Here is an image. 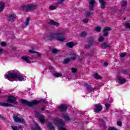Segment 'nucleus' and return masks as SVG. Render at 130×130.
I'll return each instance as SVG.
<instances>
[{
    "label": "nucleus",
    "mask_w": 130,
    "mask_h": 130,
    "mask_svg": "<svg viewBox=\"0 0 130 130\" xmlns=\"http://www.w3.org/2000/svg\"><path fill=\"white\" fill-rule=\"evenodd\" d=\"M6 78L11 82H13L15 79H16L17 81L22 82V81H24L25 76L22 75L18 71L16 70L9 71L7 74H6Z\"/></svg>",
    "instance_id": "f257e3e1"
},
{
    "label": "nucleus",
    "mask_w": 130,
    "mask_h": 130,
    "mask_svg": "<svg viewBox=\"0 0 130 130\" xmlns=\"http://www.w3.org/2000/svg\"><path fill=\"white\" fill-rule=\"evenodd\" d=\"M48 38L50 40L56 39L58 41H64V40L66 39L64 38V31L60 32L57 34L51 33L49 36Z\"/></svg>",
    "instance_id": "f03ea898"
},
{
    "label": "nucleus",
    "mask_w": 130,
    "mask_h": 130,
    "mask_svg": "<svg viewBox=\"0 0 130 130\" xmlns=\"http://www.w3.org/2000/svg\"><path fill=\"white\" fill-rule=\"evenodd\" d=\"M20 102L22 104H24V105H27V106L32 107L33 106H35V105H37L39 103H40V101L33 100L30 102L25 100L21 99L20 100Z\"/></svg>",
    "instance_id": "7ed1b4c3"
},
{
    "label": "nucleus",
    "mask_w": 130,
    "mask_h": 130,
    "mask_svg": "<svg viewBox=\"0 0 130 130\" xmlns=\"http://www.w3.org/2000/svg\"><path fill=\"white\" fill-rule=\"evenodd\" d=\"M37 7L36 6L33 5L32 4H29V5H25L24 7V10L26 11V12H29L31 11V10H34V9H36Z\"/></svg>",
    "instance_id": "20e7f679"
},
{
    "label": "nucleus",
    "mask_w": 130,
    "mask_h": 130,
    "mask_svg": "<svg viewBox=\"0 0 130 130\" xmlns=\"http://www.w3.org/2000/svg\"><path fill=\"white\" fill-rule=\"evenodd\" d=\"M88 3H89V5L88 8L90 11H94V7H95V5L97 4L95 0H88Z\"/></svg>",
    "instance_id": "39448f33"
},
{
    "label": "nucleus",
    "mask_w": 130,
    "mask_h": 130,
    "mask_svg": "<svg viewBox=\"0 0 130 130\" xmlns=\"http://www.w3.org/2000/svg\"><path fill=\"white\" fill-rule=\"evenodd\" d=\"M93 109L96 113H98L99 112H100L103 108L101 105L98 104L93 106Z\"/></svg>",
    "instance_id": "423d86ee"
},
{
    "label": "nucleus",
    "mask_w": 130,
    "mask_h": 130,
    "mask_svg": "<svg viewBox=\"0 0 130 130\" xmlns=\"http://www.w3.org/2000/svg\"><path fill=\"white\" fill-rule=\"evenodd\" d=\"M88 45H85V47L86 48H90V47H91V46H92V45H93V43L94 42V37H90L88 38Z\"/></svg>",
    "instance_id": "0eeeda50"
},
{
    "label": "nucleus",
    "mask_w": 130,
    "mask_h": 130,
    "mask_svg": "<svg viewBox=\"0 0 130 130\" xmlns=\"http://www.w3.org/2000/svg\"><path fill=\"white\" fill-rule=\"evenodd\" d=\"M16 100L17 99L16 97L11 95L8 97L7 102H9V103H14V104H17L18 103L17 102Z\"/></svg>",
    "instance_id": "6e6552de"
},
{
    "label": "nucleus",
    "mask_w": 130,
    "mask_h": 130,
    "mask_svg": "<svg viewBox=\"0 0 130 130\" xmlns=\"http://www.w3.org/2000/svg\"><path fill=\"white\" fill-rule=\"evenodd\" d=\"M14 120L16 122H18V123H22V124H25V121L24 120V119L19 118L16 116L14 117Z\"/></svg>",
    "instance_id": "1a4fd4ad"
},
{
    "label": "nucleus",
    "mask_w": 130,
    "mask_h": 130,
    "mask_svg": "<svg viewBox=\"0 0 130 130\" xmlns=\"http://www.w3.org/2000/svg\"><path fill=\"white\" fill-rule=\"evenodd\" d=\"M35 113L37 115H39V116H38V117L41 121V123H44L45 122V119H44V117L40 115L39 112L38 111H35Z\"/></svg>",
    "instance_id": "9d476101"
},
{
    "label": "nucleus",
    "mask_w": 130,
    "mask_h": 130,
    "mask_svg": "<svg viewBox=\"0 0 130 130\" xmlns=\"http://www.w3.org/2000/svg\"><path fill=\"white\" fill-rule=\"evenodd\" d=\"M68 109V105H62L59 107V110L61 111V112H66Z\"/></svg>",
    "instance_id": "9b49d317"
},
{
    "label": "nucleus",
    "mask_w": 130,
    "mask_h": 130,
    "mask_svg": "<svg viewBox=\"0 0 130 130\" xmlns=\"http://www.w3.org/2000/svg\"><path fill=\"white\" fill-rule=\"evenodd\" d=\"M0 106H4V107H12L14 106L8 103L0 102Z\"/></svg>",
    "instance_id": "f8f14e48"
},
{
    "label": "nucleus",
    "mask_w": 130,
    "mask_h": 130,
    "mask_svg": "<svg viewBox=\"0 0 130 130\" xmlns=\"http://www.w3.org/2000/svg\"><path fill=\"white\" fill-rule=\"evenodd\" d=\"M117 79L119 81V83L121 84H124V83L126 82V80H125V79L122 78L121 76H118Z\"/></svg>",
    "instance_id": "ddd939ff"
},
{
    "label": "nucleus",
    "mask_w": 130,
    "mask_h": 130,
    "mask_svg": "<svg viewBox=\"0 0 130 130\" xmlns=\"http://www.w3.org/2000/svg\"><path fill=\"white\" fill-rule=\"evenodd\" d=\"M85 86H86L87 89L90 92H93L95 90V88L91 87V86L88 85L87 84H85Z\"/></svg>",
    "instance_id": "4468645a"
},
{
    "label": "nucleus",
    "mask_w": 130,
    "mask_h": 130,
    "mask_svg": "<svg viewBox=\"0 0 130 130\" xmlns=\"http://www.w3.org/2000/svg\"><path fill=\"white\" fill-rule=\"evenodd\" d=\"M99 3H100L101 6V9H105V6L106 5V3L104 2L103 0H99Z\"/></svg>",
    "instance_id": "2eb2a0df"
},
{
    "label": "nucleus",
    "mask_w": 130,
    "mask_h": 130,
    "mask_svg": "<svg viewBox=\"0 0 130 130\" xmlns=\"http://www.w3.org/2000/svg\"><path fill=\"white\" fill-rule=\"evenodd\" d=\"M102 48L103 49H106L108 47H109V44L108 43H105L101 45Z\"/></svg>",
    "instance_id": "dca6fc26"
},
{
    "label": "nucleus",
    "mask_w": 130,
    "mask_h": 130,
    "mask_svg": "<svg viewBox=\"0 0 130 130\" xmlns=\"http://www.w3.org/2000/svg\"><path fill=\"white\" fill-rule=\"evenodd\" d=\"M15 19H16V15L15 14H10L9 16V21H15Z\"/></svg>",
    "instance_id": "f3484780"
},
{
    "label": "nucleus",
    "mask_w": 130,
    "mask_h": 130,
    "mask_svg": "<svg viewBox=\"0 0 130 130\" xmlns=\"http://www.w3.org/2000/svg\"><path fill=\"white\" fill-rule=\"evenodd\" d=\"M63 118H64L65 120H67V121L71 120V118H70V116H69V115H68L67 114H63Z\"/></svg>",
    "instance_id": "a211bd4d"
},
{
    "label": "nucleus",
    "mask_w": 130,
    "mask_h": 130,
    "mask_svg": "<svg viewBox=\"0 0 130 130\" xmlns=\"http://www.w3.org/2000/svg\"><path fill=\"white\" fill-rule=\"evenodd\" d=\"M53 75L56 78H60V77H62V74L57 72L54 73Z\"/></svg>",
    "instance_id": "6ab92c4d"
},
{
    "label": "nucleus",
    "mask_w": 130,
    "mask_h": 130,
    "mask_svg": "<svg viewBox=\"0 0 130 130\" xmlns=\"http://www.w3.org/2000/svg\"><path fill=\"white\" fill-rule=\"evenodd\" d=\"M50 24L53 25V26H59V23L54 21L53 20H50Z\"/></svg>",
    "instance_id": "aec40b11"
},
{
    "label": "nucleus",
    "mask_w": 130,
    "mask_h": 130,
    "mask_svg": "<svg viewBox=\"0 0 130 130\" xmlns=\"http://www.w3.org/2000/svg\"><path fill=\"white\" fill-rule=\"evenodd\" d=\"M47 126L49 127V130H55V129H54V126H53L52 123L50 122L48 123Z\"/></svg>",
    "instance_id": "412c9836"
},
{
    "label": "nucleus",
    "mask_w": 130,
    "mask_h": 130,
    "mask_svg": "<svg viewBox=\"0 0 130 130\" xmlns=\"http://www.w3.org/2000/svg\"><path fill=\"white\" fill-rule=\"evenodd\" d=\"M75 45H76V44L73 43L72 42L66 44V46H68V47H70V48L74 47Z\"/></svg>",
    "instance_id": "4be33fe9"
},
{
    "label": "nucleus",
    "mask_w": 130,
    "mask_h": 130,
    "mask_svg": "<svg viewBox=\"0 0 130 130\" xmlns=\"http://www.w3.org/2000/svg\"><path fill=\"white\" fill-rule=\"evenodd\" d=\"M5 3L3 2H0V12H3L4 9H5Z\"/></svg>",
    "instance_id": "5701e85b"
},
{
    "label": "nucleus",
    "mask_w": 130,
    "mask_h": 130,
    "mask_svg": "<svg viewBox=\"0 0 130 130\" xmlns=\"http://www.w3.org/2000/svg\"><path fill=\"white\" fill-rule=\"evenodd\" d=\"M22 59L23 60H25L27 62V63H31V61H30V60L28 59V57L27 56H22L21 57Z\"/></svg>",
    "instance_id": "b1692460"
},
{
    "label": "nucleus",
    "mask_w": 130,
    "mask_h": 130,
    "mask_svg": "<svg viewBox=\"0 0 130 130\" xmlns=\"http://www.w3.org/2000/svg\"><path fill=\"white\" fill-rule=\"evenodd\" d=\"M11 128L13 130H19V129H21L22 128V126H12Z\"/></svg>",
    "instance_id": "393cba45"
},
{
    "label": "nucleus",
    "mask_w": 130,
    "mask_h": 130,
    "mask_svg": "<svg viewBox=\"0 0 130 130\" xmlns=\"http://www.w3.org/2000/svg\"><path fill=\"white\" fill-rule=\"evenodd\" d=\"M70 56H71V59H72V60H75V59L77 58V54L75 53H72L70 54Z\"/></svg>",
    "instance_id": "a878e982"
},
{
    "label": "nucleus",
    "mask_w": 130,
    "mask_h": 130,
    "mask_svg": "<svg viewBox=\"0 0 130 130\" xmlns=\"http://www.w3.org/2000/svg\"><path fill=\"white\" fill-rule=\"evenodd\" d=\"M93 76L94 79H102V77H101V76H100V75H99V74L97 73H94L93 74Z\"/></svg>",
    "instance_id": "bb28decb"
},
{
    "label": "nucleus",
    "mask_w": 130,
    "mask_h": 130,
    "mask_svg": "<svg viewBox=\"0 0 130 130\" xmlns=\"http://www.w3.org/2000/svg\"><path fill=\"white\" fill-rule=\"evenodd\" d=\"M88 119H89V116L86 115L85 118H83L82 123H84V124H85V123H88V122H87Z\"/></svg>",
    "instance_id": "cd10ccee"
},
{
    "label": "nucleus",
    "mask_w": 130,
    "mask_h": 130,
    "mask_svg": "<svg viewBox=\"0 0 130 130\" xmlns=\"http://www.w3.org/2000/svg\"><path fill=\"white\" fill-rule=\"evenodd\" d=\"M127 5V1H123L122 2L121 6H122V7H126Z\"/></svg>",
    "instance_id": "c85d7f7f"
},
{
    "label": "nucleus",
    "mask_w": 130,
    "mask_h": 130,
    "mask_svg": "<svg viewBox=\"0 0 130 130\" xmlns=\"http://www.w3.org/2000/svg\"><path fill=\"white\" fill-rule=\"evenodd\" d=\"M85 16L87 17H90L91 15H93V12H85Z\"/></svg>",
    "instance_id": "c756f323"
},
{
    "label": "nucleus",
    "mask_w": 130,
    "mask_h": 130,
    "mask_svg": "<svg viewBox=\"0 0 130 130\" xmlns=\"http://www.w3.org/2000/svg\"><path fill=\"white\" fill-rule=\"evenodd\" d=\"M94 30H95V31H96L97 32H101V27L99 26H98L95 27Z\"/></svg>",
    "instance_id": "7c9ffc66"
},
{
    "label": "nucleus",
    "mask_w": 130,
    "mask_h": 130,
    "mask_svg": "<svg viewBox=\"0 0 130 130\" xmlns=\"http://www.w3.org/2000/svg\"><path fill=\"white\" fill-rule=\"evenodd\" d=\"M29 21H30V18L28 17L24 23L25 26H28L29 25Z\"/></svg>",
    "instance_id": "2f4dec72"
},
{
    "label": "nucleus",
    "mask_w": 130,
    "mask_h": 130,
    "mask_svg": "<svg viewBox=\"0 0 130 130\" xmlns=\"http://www.w3.org/2000/svg\"><path fill=\"white\" fill-rule=\"evenodd\" d=\"M52 53H54V54H56V53H57L58 52V50L55 48H53L51 50Z\"/></svg>",
    "instance_id": "473e14b6"
},
{
    "label": "nucleus",
    "mask_w": 130,
    "mask_h": 130,
    "mask_svg": "<svg viewBox=\"0 0 130 130\" xmlns=\"http://www.w3.org/2000/svg\"><path fill=\"white\" fill-rule=\"evenodd\" d=\"M71 60V58H68L67 59H65L64 60V61L63 62V63L67 64L68 62H69V61Z\"/></svg>",
    "instance_id": "72a5a7b5"
},
{
    "label": "nucleus",
    "mask_w": 130,
    "mask_h": 130,
    "mask_svg": "<svg viewBox=\"0 0 130 130\" xmlns=\"http://www.w3.org/2000/svg\"><path fill=\"white\" fill-rule=\"evenodd\" d=\"M106 31H111V28L108 27H105L103 30V32H106Z\"/></svg>",
    "instance_id": "f704fd0d"
},
{
    "label": "nucleus",
    "mask_w": 130,
    "mask_h": 130,
    "mask_svg": "<svg viewBox=\"0 0 130 130\" xmlns=\"http://www.w3.org/2000/svg\"><path fill=\"white\" fill-rule=\"evenodd\" d=\"M72 73H73L75 74V73H77V68H73L71 69Z\"/></svg>",
    "instance_id": "c9c22d12"
},
{
    "label": "nucleus",
    "mask_w": 130,
    "mask_h": 130,
    "mask_svg": "<svg viewBox=\"0 0 130 130\" xmlns=\"http://www.w3.org/2000/svg\"><path fill=\"white\" fill-rule=\"evenodd\" d=\"M82 22H83V23L84 24H87V23H88V22H89V19L88 18H85V19H84L82 20Z\"/></svg>",
    "instance_id": "e433bc0d"
},
{
    "label": "nucleus",
    "mask_w": 130,
    "mask_h": 130,
    "mask_svg": "<svg viewBox=\"0 0 130 130\" xmlns=\"http://www.w3.org/2000/svg\"><path fill=\"white\" fill-rule=\"evenodd\" d=\"M87 36V32L86 31H83L82 32V37L84 38V37H86Z\"/></svg>",
    "instance_id": "4c0bfd02"
},
{
    "label": "nucleus",
    "mask_w": 130,
    "mask_h": 130,
    "mask_svg": "<svg viewBox=\"0 0 130 130\" xmlns=\"http://www.w3.org/2000/svg\"><path fill=\"white\" fill-rule=\"evenodd\" d=\"M99 42H103L104 41V38L103 37H100L99 38Z\"/></svg>",
    "instance_id": "58836bf2"
},
{
    "label": "nucleus",
    "mask_w": 130,
    "mask_h": 130,
    "mask_svg": "<svg viewBox=\"0 0 130 130\" xmlns=\"http://www.w3.org/2000/svg\"><path fill=\"white\" fill-rule=\"evenodd\" d=\"M36 130H41V128H40V126L38 125V124H36Z\"/></svg>",
    "instance_id": "ea45409f"
},
{
    "label": "nucleus",
    "mask_w": 130,
    "mask_h": 130,
    "mask_svg": "<svg viewBox=\"0 0 130 130\" xmlns=\"http://www.w3.org/2000/svg\"><path fill=\"white\" fill-rule=\"evenodd\" d=\"M126 53L124 52L120 54V57H124V56L126 55Z\"/></svg>",
    "instance_id": "a19ab883"
},
{
    "label": "nucleus",
    "mask_w": 130,
    "mask_h": 130,
    "mask_svg": "<svg viewBox=\"0 0 130 130\" xmlns=\"http://www.w3.org/2000/svg\"><path fill=\"white\" fill-rule=\"evenodd\" d=\"M100 122H101L102 124H103V125H105V122H104V120L102 119H100Z\"/></svg>",
    "instance_id": "79ce46f5"
},
{
    "label": "nucleus",
    "mask_w": 130,
    "mask_h": 130,
    "mask_svg": "<svg viewBox=\"0 0 130 130\" xmlns=\"http://www.w3.org/2000/svg\"><path fill=\"white\" fill-rule=\"evenodd\" d=\"M105 105L106 110H108V109H109V107H110V105L109 104H106Z\"/></svg>",
    "instance_id": "37998d69"
},
{
    "label": "nucleus",
    "mask_w": 130,
    "mask_h": 130,
    "mask_svg": "<svg viewBox=\"0 0 130 130\" xmlns=\"http://www.w3.org/2000/svg\"><path fill=\"white\" fill-rule=\"evenodd\" d=\"M49 9L51 11H53V10H55L56 8L55 7L51 6L49 7Z\"/></svg>",
    "instance_id": "c03bdc74"
},
{
    "label": "nucleus",
    "mask_w": 130,
    "mask_h": 130,
    "mask_svg": "<svg viewBox=\"0 0 130 130\" xmlns=\"http://www.w3.org/2000/svg\"><path fill=\"white\" fill-rule=\"evenodd\" d=\"M109 130H118V129H117V128H116L114 127L110 126V127H109Z\"/></svg>",
    "instance_id": "a18cd8bd"
},
{
    "label": "nucleus",
    "mask_w": 130,
    "mask_h": 130,
    "mask_svg": "<svg viewBox=\"0 0 130 130\" xmlns=\"http://www.w3.org/2000/svg\"><path fill=\"white\" fill-rule=\"evenodd\" d=\"M117 124L119 126H121L122 125V123L121 122V121H119L117 122Z\"/></svg>",
    "instance_id": "49530a36"
},
{
    "label": "nucleus",
    "mask_w": 130,
    "mask_h": 130,
    "mask_svg": "<svg viewBox=\"0 0 130 130\" xmlns=\"http://www.w3.org/2000/svg\"><path fill=\"white\" fill-rule=\"evenodd\" d=\"M30 53H35V51H34V48L32 47L31 50H29Z\"/></svg>",
    "instance_id": "de8ad7c7"
},
{
    "label": "nucleus",
    "mask_w": 130,
    "mask_h": 130,
    "mask_svg": "<svg viewBox=\"0 0 130 130\" xmlns=\"http://www.w3.org/2000/svg\"><path fill=\"white\" fill-rule=\"evenodd\" d=\"M1 44L2 46H6V45H7V44L5 42H1Z\"/></svg>",
    "instance_id": "09e8293b"
},
{
    "label": "nucleus",
    "mask_w": 130,
    "mask_h": 130,
    "mask_svg": "<svg viewBox=\"0 0 130 130\" xmlns=\"http://www.w3.org/2000/svg\"><path fill=\"white\" fill-rule=\"evenodd\" d=\"M107 66H108V63L105 62L104 63V67H107Z\"/></svg>",
    "instance_id": "8fccbe9b"
},
{
    "label": "nucleus",
    "mask_w": 130,
    "mask_h": 130,
    "mask_svg": "<svg viewBox=\"0 0 130 130\" xmlns=\"http://www.w3.org/2000/svg\"><path fill=\"white\" fill-rule=\"evenodd\" d=\"M104 36H105V37L108 36V32H105L104 34Z\"/></svg>",
    "instance_id": "3c124183"
},
{
    "label": "nucleus",
    "mask_w": 130,
    "mask_h": 130,
    "mask_svg": "<svg viewBox=\"0 0 130 130\" xmlns=\"http://www.w3.org/2000/svg\"><path fill=\"white\" fill-rule=\"evenodd\" d=\"M38 56H41V54L40 53H39V52H36Z\"/></svg>",
    "instance_id": "603ef678"
},
{
    "label": "nucleus",
    "mask_w": 130,
    "mask_h": 130,
    "mask_svg": "<svg viewBox=\"0 0 130 130\" xmlns=\"http://www.w3.org/2000/svg\"><path fill=\"white\" fill-rule=\"evenodd\" d=\"M45 109V107H42L41 108V110H42V111H44V110Z\"/></svg>",
    "instance_id": "864d4df0"
},
{
    "label": "nucleus",
    "mask_w": 130,
    "mask_h": 130,
    "mask_svg": "<svg viewBox=\"0 0 130 130\" xmlns=\"http://www.w3.org/2000/svg\"><path fill=\"white\" fill-rule=\"evenodd\" d=\"M64 2V0H60L59 4H62V2Z\"/></svg>",
    "instance_id": "5fc2aeb1"
},
{
    "label": "nucleus",
    "mask_w": 130,
    "mask_h": 130,
    "mask_svg": "<svg viewBox=\"0 0 130 130\" xmlns=\"http://www.w3.org/2000/svg\"><path fill=\"white\" fill-rule=\"evenodd\" d=\"M91 55H92V54L91 53L87 54V56H91Z\"/></svg>",
    "instance_id": "6e6d98bb"
},
{
    "label": "nucleus",
    "mask_w": 130,
    "mask_h": 130,
    "mask_svg": "<svg viewBox=\"0 0 130 130\" xmlns=\"http://www.w3.org/2000/svg\"><path fill=\"white\" fill-rule=\"evenodd\" d=\"M3 52V49H0V53Z\"/></svg>",
    "instance_id": "4d7b16f0"
},
{
    "label": "nucleus",
    "mask_w": 130,
    "mask_h": 130,
    "mask_svg": "<svg viewBox=\"0 0 130 130\" xmlns=\"http://www.w3.org/2000/svg\"><path fill=\"white\" fill-rule=\"evenodd\" d=\"M45 103H46V104H47V101H45Z\"/></svg>",
    "instance_id": "13d9d810"
},
{
    "label": "nucleus",
    "mask_w": 130,
    "mask_h": 130,
    "mask_svg": "<svg viewBox=\"0 0 130 130\" xmlns=\"http://www.w3.org/2000/svg\"><path fill=\"white\" fill-rule=\"evenodd\" d=\"M30 90H31L30 88H28V91H30Z\"/></svg>",
    "instance_id": "bf43d9fd"
},
{
    "label": "nucleus",
    "mask_w": 130,
    "mask_h": 130,
    "mask_svg": "<svg viewBox=\"0 0 130 130\" xmlns=\"http://www.w3.org/2000/svg\"><path fill=\"white\" fill-rule=\"evenodd\" d=\"M0 118H4V117H1V115H0Z\"/></svg>",
    "instance_id": "052dcab7"
},
{
    "label": "nucleus",
    "mask_w": 130,
    "mask_h": 130,
    "mask_svg": "<svg viewBox=\"0 0 130 130\" xmlns=\"http://www.w3.org/2000/svg\"><path fill=\"white\" fill-rule=\"evenodd\" d=\"M125 19H126V18H124V20H125Z\"/></svg>",
    "instance_id": "680f3d73"
},
{
    "label": "nucleus",
    "mask_w": 130,
    "mask_h": 130,
    "mask_svg": "<svg viewBox=\"0 0 130 130\" xmlns=\"http://www.w3.org/2000/svg\"><path fill=\"white\" fill-rule=\"evenodd\" d=\"M2 92V90H0V93Z\"/></svg>",
    "instance_id": "e2e57ef3"
}]
</instances>
